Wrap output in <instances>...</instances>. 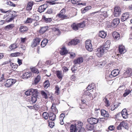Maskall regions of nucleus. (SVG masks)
<instances>
[{
    "mask_svg": "<svg viewBox=\"0 0 132 132\" xmlns=\"http://www.w3.org/2000/svg\"><path fill=\"white\" fill-rule=\"evenodd\" d=\"M5 75L4 76L3 75V76L1 78L3 80H6V83L5 84V86L7 87H10L16 82V80L15 79H7L5 78Z\"/></svg>",
    "mask_w": 132,
    "mask_h": 132,
    "instance_id": "nucleus-1",
    "label": "nucleus"
},
{
    "mask_svg": "<svg viewBox=\"0 0 132 132\" xmlns=\"http://www.w3.org/2000/svg\"><path fill=\"white\" fill-rule=\"evenodd\" d=\"M65 9H63L61 11L60 13L57 14V16L62 19H66L68 18V16L65 14Z\"/></svg>",
    "mask_w": 132,
    "mask_h": 132,
    "instance_id": "nucleus-2",
    "label": "nucleus"
},
{
    "mask_svg": "<svg viewBox=\"0 0 132 132\" xmlns=\"http://www.w3.org/2000/svg\"><path fill=\"white\" fill-rule=\"evenodd\" d=\"M85 46L86 50L90 52L92 51L93 50L92 45L90 40H86L85 43Z\"/></svg>",
    "mask_w": 132,
    "mask_h": 132,
    "instance_id": "nucleus-3",
    "label": "nucleus"
},
{
    "mask_svg": "<svg viewBox=\"0 0 132 132\" xmlns=\"http://www.w3.org/2000/svg\"><path fill=\"white\" fill-rule=\"evenodd\" d=\"M106 52L101 47L97 48L96 51V55L99 57L102 56L104 53Z\"/></svg>",
    "mask_w": 132,
    "mask_h": 132,
    "instance_id": "nucleus-4",
    "label": "nucleus"
},
{
    "mask_svg": "<svg viewBox=\"0 0 132 132\" xmlns=\"http://www.w3.org/2000/svg\"><path fill=\"white\" fill-rule=\"evenodd\" d=\"M110 41L109 40H107L103 45L101 47L106 52L110 47Z\"/></svg>",
    "mask_w": 132,
    "mask_h": 132,
    "instance_id": "nucleus-5",
    "label": "nucleus"
},
{
    "mask_svg": "<svg viewBox=\"0 0 132 132\" xmlns=\"http://www.w3.org/2000/svg\"><path fill=\"white\" fill-rule=\"evenodd\" d=\"M87 121L90 125H93L97 123L98 122L99 120L95 118H88Z\"/></svg>",
    "mask_w": 132,
    "mask_h": 132,
    "instance_id": "nucleus-6",
    "label": "nucleus"
},
{
    "mask_svg": "<svg viewBox=\"0 0 132 132\" xmlns=\"http://www.w3.org/2000/svg\"><path fill=\"white\" fill-rule=\"evenodd\" d=\"M132 73V69H128L123 73V77L125 78H127L131 76Z\"/></svg>",
    "mask_w": 132,
    "mask_h": 132,
    "instance_id": "nucleus-7",
    "label": "nucleus"
},
{
    "mask_svg": "<svg viewBox=\"0 0 132 132\" xmlns=\"http://www.w3.org/2000/svg\"><path fill=\"white\" fill-rule=\"evenodd\" d=\"M32 75V73L30 71H28L23 73L22 77L23 79H27L31 77Z\"/></svg>",
    "mask_w": 132,
    "mask_h": 132,
    "instance_id": "nucleus-8",
    "label": "nucleus"
},
{
    "mask_svg": "<svg viewBox=\"0 0 132 132\" xmlns=\"http://www.w3.org/2000/svg\"><path fill=\"white\" fill-rule=\"evenodd\" d=\"M83 61V58L82 57H79L77 59H75L73 62L75 65L79 64L82 63Z\"/></svg>",
    "mask_w": 132,
    "mask_h": 132,
    "instance_id": "nucleus-9",
    "label": "nucleus"
},
{
    "mask_svg": "<svg viewBox=\"0 0 132 132\" xmlns=\"http://www.w3.org/2000/svg\"><path fill=\"white\" fill-rule=\"evenodd\" d=\"M75 131L76 132H79L77 127L76 126V124L71 125L70 126V132H73Z\"/></svg>",
    "mask_w": 132,
    "mask_h": 132,
    "instance_id": "nucleus-10",
    "label": "nucleus"
},
{
    "mask_svg": "<svg viewBox=\"0 0 132 132\" xmlns=\"http://www.w3.org/2000/svg\"><path fill=\"white\" fill-rule=\"evenodd\" d=\"M47 4H44L39 6L38 9V11L40 13L43 12L47 8Z\"/></svg>",
    "mask_w": 132,
    "mask_h": 132,
    "instance_id": "nucleus-11",
    "label": "nucleus"
},
{
    "mask_svg": "<svg viewBox=\"0 0 132 132\" xmlns=\"http://www.w3.org/2000/svg\"><path fill=\"white\" fill-rule=\"evenodd\" d=\"M40 41V38H36L34 39V42L32 44V46L33 47H36L37 45H38Z\"/></svg>",
    "mask_w": 132,
    "mask_h": 132,
    "instance_id": "nucleus-12",
    "label": "nucleus"
},
{
    "mask_svg": "<svg viewBox=\"0 0 132 132\" xmlns=\"http://www.w3.org/2000/svg\"><path fill=\"white\" fill-rule=\"evenodd\" d=\"M120 23L119 19L118 18H116L113 20L111 25L113 27H115L117 26Z\"/></svg>",
    "mask_w": 132,
    "mask_h": 132,
    "instance_id": "nucleus-13",
    "label": "nucleus"
},
{
    "mask_svg": "<svg viewBox=\"0 0 132 132\" xmlns=\"http://www.w3.org/2000/svg\"><path fill=\"white\" fill-rule=\"evenodd\" d=\"M129 17V15L127 13H123L121 18V20L122 22H124Z\"/></svg>",
    "mask_w": 132,
    "mask_h": 132,
    "instance_id": "nucleus-14",
    "label": "nucleus"
},
{
    "mask_svg": "<svg viewBox=\"0 0 132 132\" xmlns=\"http://www.w3.org/2000/svg\"><path fill=\"white\" fill-rule=\"evenodd\" d=\"M121 114L123 118L126 119L128 118V114H127V110L126 109H125L122 110Z\"/></svg>",
    "mask_w": 132,
    "mask_h": 132,
    "instance_id": "nucleus-15",
    "label": "nucleus"
},
{
    "mask_svg": "<svg viewBox=\"0 0 132 132\" xmlns=\"http://www.w3.org/2000/svg\"><path fill=\"white\" fill-rule=\"evenodd\" d=\"M49 118L50 120L52 121L54 120L55 119L56 116L55 115L53 112H50L49 113Z\"/></svg>",
    "mask_w": 132,
    "mask_h": 132,
    "instance_id": "nucleus-16",
    "label": "nucleus"
},
{
    "mask_svg": "<svg viewBox=\"0 0 132 132\" xmlns=\"http://www.w3.org/2000/svg\"><path fill=\"white\" fill-rule=\"evenodd\" d=\"M119 52L121 54H123L125 53L126 50L124 46L122 45H120L119 47Z\"/></svg>",
    "mask_w": 132,
    "mask_h": 132,
    "instance_id": "nucleus-17",
    "label": "nucleus"
},
{
    "mask_svg": "<svg viewBox=\"0 0 132 132\" xmlns=\"http://www.w3.org/2000/svg\"><path fill=\"white\" fill-rule=\"evenodd\" d=\"M119 71L118 69H115L113 70L111 73V76L112 77H115L119 73Z\"/></svg>",
    "mask_w": 132,
    "mask_h": 132,
    "instance_id": "nucleus-18",
    "label": "nucleus"
},
{
    "mask_svg": "<svg viewBox=\"0 0 132 132\" xmlns=\"http://www.w3.org/2000/svg\"><path fill=\"white\" fill-rule=\"evenodd\" d=\"M55 73L57 78L61 80L62 79L63 75L62 71L57 70L56 71Z\"/></svg>",
    "mask_w": 132,
    "mask_h": 132,
    "instance_id": "nucleus-19",
    "label": "nucleus"
},
{
    "mask_svg": "<svg viewBox=\"0 0 132 132\" xmlns=\"http://www.w3.org/2000/svg\"><path fill=\"white\" fill-rule=\"evenodd\" d=\"M112 36L116 40H118L120 38L119 33L116 31L113 32Z\"/></svg>",
    "mask_w": 132,
    "mask_h": 132,
    "instance_id": "nucleus-20",
    "label": "nucleus"
},
{
    "mask_svg": "<svg viewBox=\"0 0 132 132\" xmlns=\"http://www.w3.org/2000/svg\"><path fill=\"white\" fill-rule=\"evenodd\" d=\"M28 29L27 27L25 26H21L19 28V30L20 32L22 33H23L26 31H28Z\"/></svg>",
    "mask_w": 132,
    "mask_h": 132,
    "instance_id": "nucleus-21",
    "label": "nucleus"
},
{
    "mask_svg": "<svg viewBox=\"0 0 132 132\" xmlns=\"http://www.w3.org/2000/svg\"><path fill=\"white\" fill-rule=\"evenodd\" d=\"M101 115L104 117H109V115L108 112L105 110H102L101 111Z\"/></svg>",
    "mask_w": 132,
    "mask_h": 132,
    "instance_id": "nucleus-22",
    "label": "nucleus"
},
{
    "mask_svg": "<svg viewBox=\"0 0 132 132\" xmlns=\"http://www.w3.org/2000/svg\"><path fill=\"white\" fill-rule=\"evenodd\" d=\"M79 42V40L77 39H74L73 40H71L70 42L69 43V45H76Z\"/></svg>",
    "mask_w": 132,
    "mask_h": 132,
    "instance_id": "nucleus-23",
    "label": "nucleus"
},
{
    "mask_svg": "<svg viewBox=\"0 0 132 132\" xmlns=\"http://www.w3.org/2000/svg\"><path fill=\"white\" fill-rule=\"evenodd\" d=\"M106 33L105 32L102 31L100 32L99 36L103 38H104L106 37Z\"/></svg>",
    "mask_w": 132,
    "mask_h": 132,
    "instance_id": "nucleus-24",
    "label": "nucleus"
},
{
    "mask_svg": "<svg viewBox=\"0 0 132 132\" xmlns=\"http://www.w3.org/2000/svg\"><path fill=\"white\" fill-rule=\"evenodd\" d=\"M33 5V4L32 2H28L26 7V10L28 11L31 10L32 9Z\"/></svg>",
    "mask_w": 132,
    "mask_h": 132,
    "instance_id": "nucleus-25",
    "label": "nucleus"
},
{
    "mask_svg": "<svg viewBox=\"0 0 132 132\" xmlns=\"http://www.w3.org/2000/svg\"><path fill=\"white\" fill-rule=\"evenodd\" d=\"M71 26L72 29L74 30L77 31L79 29L77 24L75 23H74L72 24Z\"/></svg>",
    "mask_w": 132,
    "mask_h": 132,
    "instance_id": "nucleus-26",
    "label": "nucleus"
},
{
    "mask_svg": "<svg viewBox=\"0 0 132 132\" xmlns=\"http://www.w3.org/2000/svg\"><path fill=\"white\" fill-rule=\"evenodd\" d=\"M51 109L52 112L55 113H57L58 112V110L56 108L55 104L53 103L51 107Z\"/></svg>",
    "mask_w": 132,
    "mask_h": 132,
    "instance_id": "nucleus-27",
    "label": "nucleus"
},
{
    "mask_svg": "<svg viewBox=\"0 0 132 132\" xmlns=\"http://www.w3.org/2000/svg\"><path fill=\"white\" fill-rule=\"evenodd\" d=\"M120 125L126 129H128V126L127 123L124 121H122L120 123Z\"/></svg>",
    "mask_w": 132,
    "mask_h": 132,
    "instance_id": "nucleus-28",
    "label": "nucleus"
},
{
    "mask_svg": "<svg viewBox=\"0 0 132 132\" xmlns=\"http://www.w3.org/2000/svg\"><path fill=\"white\" fill-rule=\"evenodd\" d=\"M47 29L48 27L47 26L42 27L41 28L39 32L40 33L43 34L45 32Z\"/></svg>",
    "mask_w": 132,
    "mask_h": 132,
    "instance_id": "nucleus-29",
    "label": "nucleus"
},
{
    "mask_svg": "<svg viewBox=\"0 0 132 132\" xmlns=\"http://www.w3.org/2000/svg\"><path fill=\"white\" fill-rule=\"evenodd\" d=\"M14 27V25L13 24H11L6 26L5 29L6 30H9L12 29Z\"/></svg>",
    "mask_w": 132,
    "mask_h": 132,
    "instance_id": "nucleus-30",
    "label": "nucleus"
},
{
    "mask_svg": "<svg viewBox=\"0 0 132 132\" xmlns=\"http://www.w3.org/2000/svg\"><path fill=\"white\" fill-rule=\"evenodd\" d=\"M48 42V40L47 39H44L42 42L41 46L42 47H44L47 43Z\"/></svg>",
    "mask_w": 132,
    "mask_h": 132,
    "instance_id": "nucleus-31",
    "label": "nucleus"
},
{
    "mask_svg": "<svg viewBox=\"0 0 132 132\" xmlns=\"http://www.w3.org/2000/svg\"><path fill=\"white\" fill-rule=\"evenodd\" d=\"M88 90H85L84 93V94L85 95H87L89 96V97H90V98L92 99L93 98V96L92 94H91L90 92L88 91Z\"/></svg>",
    "mask_w": 132,
    "mask_h": 132,
    "instance_id": "nucleus-32",
    "label": "nucleus"
},
{
    "mask_svg": "<svg viewBox=\"0 0 132 132\" xmlns=\"http://www.w3.org/2000/svg\"><path fill=\"white\" fill-rule=\"evenodd\" d=\"M34 90L33 89H31L26 91L25 93V94L27 96H29L30 95L32 94Z\"/></svg>",
    "mask_w": 132,
    "mask_h": 132,
    "instance_id": "nucleus-33",
    "label": "nucleus"
},
{
    "mask_svg": "<svg viewBox=\"0 0 132 132\" xmlns=\"http://www.w3.org/2000/svg\"><path fill=\"white\" fill-rule=\"evenodd\" d=\"M77 126L78 130L80 131L82 128L83 125V123L80 121H79L77 122Z\"/></svg>",
    "mask_w": 132,
    "mask_h": 132,
    "instance_id": "nucleus-34",
    "label": "nucleus"
},
{
    "mask_svg": "<svg viewBox=\"0 0 132 132\" xmlns=\"http://www.w3.org/2000/svg\"><path fill=\"white\" fill-rule=\"evenodd\" d=\"M103 100L105 104V106L106 107H108L110 106V104L109 101L106 97H105L103 99Z\"/></svg>",
    "mask_w": 132,
    "mask_h": 132,
    "instance_id": "nucleus-35",
    "label": "nucleus"
},
{
    "mask_svg": "<svg viewBox=\"0 0 132 132\" xmlns=\"http://www.w3.org/2000/svg\"><path fill=\"white\" fill-rule=\"evenodd\" d=\"M37 96H32L31 97V100L30 101L31 103H35L37 100Z\"/></svg>",
    "mask_w": 132,
    "mask_h": 132,
    "instance_id": "nucleus-36",
    "label": "nucleus"
},
{
    "mask_svg": "<svg viewBox=\"0 0 132 132\" xmlns=\"http://www.w3.org/2000/svg\"><path fill=\"white\" fill-rule=\"evenodd\" d=\"M31 72L34 73H36L37 74L39 73V71L38 69L36 68L35 67H34L32 68H30Z\"/></svg>",
    "mask_w": 132,
    "mask_h": 132,
    "instance_id": "nucleus-37",
    "label": "nucleus"
},
{
    "mask_svg": "<svg viewBox=\"0 0 132 132\" xmlns=\"http://www.w3.org/2000/svg\"><path fill=\"white\" fill-rule=\"evenodd\" d=\"M95 87V84L94 83L88 85L87 88V90H90L93 89Z\"/></svg>",
    "mask_w": 132,
    "mask_h": 132,
    "instance_id": "nucleus-38",
    "label": "nucleus"
},
{
    "mask_svg": "<svg viewBox=\"0 0 132 132\" xmlns=\"http://www.w3.org/2000/svg\"><path fill=\"white\" fill-rule=\"evenodd\" d=\"M91 6H87L85 7L83 10H81V13H84L86 11H88L89 10L91 9Z\"/></svg>",
    "mask_w": 132,
    "mask_h": 132,
    "instance_id": "nucleus-39",
    "label": "nucleus"
},
{
    "mask_svg": "<svg viewBox=\"0 0 132 132\" xmlns=\"http://www.w3.org/2000/svg\"><path fill=\"white\" fill-rule=\"evenodd\" d=\"M40 80V77L39 75H38L36 78L34 80V83L35 84H37Z\"/></svg>",
    "mask_w": 132,
    "mask_h": 132,
    "instance_id": "nucleus-40",
    "label": "nucleus"
},
{
    "mask_svg": "<svg viewBox=\"0 0 132 132\" xmlns=\"http://www.w3.org/2000/svg\"><path fill=\"white\" fill-rule=\"evenodd\" d=\"M68 53V51L65 48H63L62 50L60 52V53L62 55H64Z\"/></svg>",
    "mask_w": 132,
    "mask_h": 132,
    "instance_id": "nucleus-41",
    "label": "nucleus"
},
{
    "mask_svg": "<svg viewBox=\"0 0 132 132\" xmlns=\"http://www.w3.org/2000/svg\"><path fill=\"white\" fill-rule=\"evenodd\" d=\"M79 29L81 28L84 27L85 26V22L83 21L82 22L77 24Z\"/></svg>",
    "mask_w": 132,
    "mask_h": 132,
    "instance_id": "nucleus-42",
    "label": "nucleus"
},
{
    "mask_svg": "<svg viewBox=\"0 0 132 132\" xmlns=\"http://www.w3.org/2000/svg\"><path fill=\"white\" fill-rule=\"evenodd\" d=\"M43 18L44 21L46 23L50 22L52 21V19L51 18H46L45 16H43Z\"/></svg>",
    "mask_w": 132,
    "mask_h": 132,
    "instance_id": "nucleus-43",
    "label": "nucleus"
},
{
    "mask_svg": "<svg viewBox=\"0 0 132 132\" xmlns=\"http://www.w3.org/2000/svg\"><path fill=\"white\" fill-rule=\"evenodd\" d=\"M17 47H18L17 46L16 44L15 43L11 45L10 46V49L11 50H14L16 48H17Z\"/></svg>",
    "mask_w": 132,
    "mask_h": 132,
    "instance_id": "nucleus-44",
    "label": "nucleus"
},
{
    "mask_svg": "<svg viewBox=\"0 0 132 132\" xmlns=\"http://www.w3.org/2000/svg\"><path fill=\"white\" fill-rule=\"evenodd\" d=\"M80 0H68L67 2H71V3L73 4H76L78 3L79 2Z\"/></svg>",
    "mask_w": 132,
    "mask_h": 132,
    "instance_id": "nucleus-45",
    "label": "nucleus"
},
{
    "mask_svg": "<svg viewBox=\"0 0 132 132\" xmlns=\"http://www.w3.org/2000/svg\"><path fill=\"white\" fill-rule=\"evenodd\" d=\"M42 116L43 118L45 119H48L49 116V113H47L46 112H44Z\"/></svg>",
    "mask_w": 132,
    "mask_h": 132,
    "instance_id": "nucleus-46",
    "label": "nucleus"
},
{
    "mask_svg": "<svg viewBox=\"0 0 132 132\" xmlns=\"http://www.w3.org/2000/svg\"><path fill=\"white\" fill-rule=\"evenodd\" d=\"M34 91L32 93V96H38V92L36 89H34Z\"/></svg>",
    "mask_w": 132,
    "mask_h": 132,
    "instance_id": "nucleus-47",
    "label": "nucleus"
},
{
    "mask_svg": "<svg viewBox=\"0 0 132 132\" xmlns=\"http://www.w3.org/2000/svg\"><path fill=\"white\" fill-rule=\"evenodd\" d=\"M86 128L87 129L90 130H92L93 129V127L91 126L90 124H89L86 125Z\"/></svg>",
    "mask_w": 132,
    "mask_h": 132,
    "instance_id": "nucleus-48",
    "label": "nucleus"
},
{
    "mask_svg": "<svg viewBox=\"0 0 132 132\" xmlns=\"http://www.w3.org/2000/svg\"><path fill=\"white\" fill-rule=\"evenodd\" d=\"M112 76H111V74L107 75H106L105 78L107 80V81H110L112 80Z\"/></svg>",
    "mask_w": 132,
    "mask_h": 132,
    "instance_id": "nucleus-49",
    "label": "nucleus"
},
{
    "mask_svg": "<svg viewBox=\"0 0 132 132\" xmlns=\"http://www.w3.org/2000/svg\"><path fill=\"white\" fill-rule=\"evenodd\" d=\"M41 93L43 97L46 99L48 98L47 94L44 91H41Z\"/></svg>",
    "mask_w": 132,
    "mask_h": 132,
    "instance_id": "nucleus-50",
    "label": "nucleus"
},
{
    "mask_svg": "<svg viewBox=\"0 0 132 132\" xmlns=\"http://www.w3.org/2000/svg\"><path fill=\"white\" fill-rule=\"evenodd\" d=\"M105 63L104 62H99L97 64V66L99 67L102 68L104 66Z\"/></svg>",
    "mask_w": 132,
    "mask_h": 132,
    "instance_id": "nucleus-51",
    "label": "nucleus"
},
{
    "mask_svg": "<svg viewBox=\"0 0 132 132\" xmlns=\"http://www.w3.org/2000/svg\"><path fill=\"white\" fill-rule=\"evenodd\" d=\"M34 19L30 18H28L26 21L25 22V23H31L33 21Z\"/></svg>",
    "mask_w": 132,
    "mask_h": 132,
    "instance_id": "nucleus-52",
    "label": "nucleus"
},
{
    "mask_svg": "<svg viewBox=\"0 0 132 132\" xmlns=\"http://www.w3.org/2000/svg\"><path fill=\"white\" fill-rule=\"evenodd\" d=\"M6 4L10 6L15 7V5L11 1H9L6 3Z\"/></svg>",
    "mask_w": 132,
    "mask_h": 132,
    "instance_id": "nucleus-53",
    "label": "nucleus"
},
{
    "mask_svg": "<svg viewBox=\"0 0 132 132\" xmlns=\"http://www.w3.org/2000/svg\"><path fill=\"white\" fill-rule=\"evenodd\" d=\"M130 93H131V90H126L125 92L123 94V96L124 97H125Z\"/></svg>",
    "mask_w": 132,
    "mask_h": 132,
    "instance_id": "nucleus-54",
    "label": "nucleus"
},
{
    "mask_svg": "<svg viewBox=\"0 0 132 132\" xmlns=\"http://www.w3.org/2000/svg\"><path fill=\"white\" fill-rule=\"evenodd\" d=\"M11 66L12 68L14 69H15L18 67V66L17 65H16L15 63H11Z\"/></svg>",
    "mask_w": 132,
    "mask_h": 132,
    "instance_id": "nucleus-55",
    "label": "nucleus"
},
{
    "mask_svg": "<svg viewBox=\"0 0 132 132\" xmlns=\"http://www.w3.org/2000/svg\"><path fill=\"white\" fill-rule=\"evenodd\" d=\"M44 85L45 88H47L49 86L50 84L48 80L44 82Z\"/></svg>",
    "mask_w": 132,
    "mask_h": 132,
    "instance_id": "nucleus-56",
    "label": "nucleus"
},
{
    "mask_svg": "<svg viewBox=\"0 0 132 132\" xmlns=\"http://www.w3.org/2000/svg\"><path fill=\"white\" fill-rule=\"evenodd\" d=\"M117 12H121V9L120 7L118 6H116L114 9V11Z\"/></svg>",
    "mask_w": 132,
    "mask_h": 132,
    "instance_id": "nucleus-57",
    "label": "nucleus"
},
{
    "mask_svg": "<svg viewBox=\"0 0 132 132\" xmlns=\"http://www.w3.org/2000/svg\"><path fill=\"white\" fill-rule=\"evenodd\" d=\"M53 12V10L52 8H51L48 9L47 12L46 13V14H52Z\"/></svg>",
    "mask_w": 132,
    "mask_h": 132,
    "instance_id": "nucleus-58",
    "label": "nucleus"
},
{
    "mask_svg": "<svg viewBox=\"0 0 132 132\" xmlns=\"http://www.w3.org/2000/svg\"><path fill=\"white\" fill-rule=\"evenodd\" d=\"M100 15L103 16L105 18H106L107 16V14L106 11H104L102 12L100 14Z\"/></svg>",
    "mask_w": 132,
    "mask_h": 132,
    "instance_id": "nucleus-59",
    "label": "nucleus"
},
{
    "mask_svg": "<svg viewBox=\"0 0 132 132\" xmlns=\"http://www.w3.org/2000/svg\"><path fill=\"white\" fill-rule=\"evenodd\" d=\"M120 14V12H117L115 11H114V16L116 17H118L119 16Z\"/></svg>",
    "mask_w": 132,
    "mask_h": 132,
    "instance_id": "nucleus-60",
    "label": "nucleus"
},
{
    "mask_svg": "<svg viewBox=\"0 0 132 132\" xmlns=\"http://www.w3.org/2000/svg\"><path fill=\"white\" fill-rule=\"evenodd\" d=\"M117 105L116 106H115V105H112L110 106L111 110L113 111L116 108H117Z\"/></svg>",
    "mask_w": 132,
    "mask_h": 132,
    "instance_id": "nucleus-61",
    "label": "nucleus"
},
{
    "mask_svg": "<svg viewBox=\"0 0 132 132\" xmlns=\"http://www.w3.org/2000/svg\"><path fill=\"white\" fill-rule=\"evenodd\" d=\"M70 57L72 59L73 58L76 56L75 54L73 52H71L70 53Z\"/></svg>",
    "mask_w": 132,
    "mask_h": 132,
    "instance_id": "nucleus-62",
    "label": "nucleus"
},
{
    "mask_svg": "<svg viewBox=\"0 0 132 132\" xmlns=\"http://www.w3.org/2000/svg\"><path fill=\"white\" fill-rule=\"evenodd\" d=\"M65 116L64 113H61L60 115V120H62L65 117Z\"/></svg>",
    "mask_w": 132,
    "mask_h": 132,
    "instance_id": "nucleus-63",
    "label": "nucleus"
},
{
    "mask_svg": "<svg viewBox=\"0 0 132 132\" xmlns=\"http://www.w3.org/2000/svg\"><path fill=\"white\" fill-rule=\"evenodd\" d=\"M55 124L53 122H51L49 123V126L51 128H52L54 126Z\"/></svg>",
    "mask_w": 132,
    "mask_h": 132,
    "instance_id": "nucleus-64",
    "label": "nucleus"
}]
</instances>
